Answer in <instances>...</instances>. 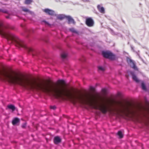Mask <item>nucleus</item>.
<instances>
[{
    "label": "nucleus",
    "instance_id": "obj_1",
    "mask_svg": "<svg viewBox=\"0 0 149 149\" xmlns=\"http://www.w3.org/2000/svg\"><path fill=\"white\" fill-rule=\"evenodd\" d=\"M46 93L57 97L68 99L73 103L77 102L93 107L100 110L103 113L107 111L113 115L128 116L135 106L130 104H124L121 101L106 99L102 103H98L95 97L89 93L84 94L77 93L72 88L68 89L61 85H52L46 82Z\"/></svg>",
    "mask_w": 149,
    "mask_h": 149
},
{
    "label": "nucleus",
    "instance_id": "obj_2",
    "mask_svg": "<svg viewBox=\"0 0 149 149\" xmlns=\"http://www.w3.org/2000/svg\"><path fill=\"white\" fill-rule=\"evenodd\" d=\"M0 34L4 37L15 43L16 46L18 47V38L15 36L13 34L8 32L3 29L0 25Z\"/></svg>",
    "mask_w": 149,
    "mask_h": 149
},
{
    "label": "nucleus",
    "instance_id": "obj_3",
    "mask_svg": "<svg viewBox=\"0 0 149 149\" xmlns=\"http://www.w3.org/2000/svg\"><path fill=\"white\" fill-rule=\"evenodd\" d=\"M102 54L104 57L111 60H114L116 58L115 55L110 51H103L102 52Z\"/></svg>",
    "mask_w": 149,
    "mask_h": 149
},
{
    "label": "nucleus",
    "instance_id": "obj_4",
    "mask_svg": "<svg viewBox=\"0 0 149 149\" xmlns=\"http://www.w3.org/2000/svg\"><path fill=\"white\" fill-rule=\"evenodd\" d=\"M43 11L47 14L51 15H56L54 11L48 8H46L43 9Z\"/></svg>",
    "mask_w": 149,
    "mask_h": 149
},
{
    "label": "nucleus",
    "instance_id": "obj_5",
    "mask_svg": "<svg viewBox=\"0 0 149 149\" xmlns=\"http://www.w3.org/2000/svg\"><path fill=\"white\" fill-rule=\"evenodd\" d=\"M86 24L88 26H92L94 24L93 21L91 18H87L86 20Z\"/></svg>",
    "mask_w": 149,
    "mask_h": 149
},
{
    "label": "nucleus",
    "instance_id": "obj_6",
    "mask_svg": "<svg viewBox=\"0 0 149 149\" xmlns=\"http://www.w3.org/2000/svg\"><path fill=\"white\" fill-rule=\"evenodd\" d=\"M127 61L131 67L135 70L137 69V68L135 65L134 63L131 59L128 58L127 59Z\"/></svg>",
    "mask_w": 149,
    "mask_h": 149
},
{
    "label": "nucleus",
    "instance_id": "obj_7",
    "mask_svg": "<svg viewBox=\"0 0 149 149\" xmlns=\"http://www.w3.org/2000/svg\"><path fill=\"white\" fill-rule=\"evenodd\" d=\"M66 17L68 21L69 24H70L71 23H73V24L75 22L74 20L72 18L71 16H66Z\"/></svg>",
    "mask_w": 149,
    "mask_h": 149
},
{
    "label": "nucleus",
    "instance_id": "obj_8",
    "mask_svg": "<svg viewBox=\"0 0 149 149\" xmlns=\"http://www.w3.org/2000/svg\"><path fill=\"white\" fill-rule=\"evenodd\" d=\"M19 121V119L17 118H15L13 119L12 121V124L13 125H15L17 124V123H18Z\"/></svg>",
    "mask_w": 149,
    "mask_h": 149
},
{
    "label": "nucleus",
    "instance_id": "obj_9",
    "mask_svg": "<svg viewBox=\"0 0 149 149\" xmlns=\"http://www.w3.org/2000/svg\"><path fill=\"white\" fill-rule=\"evenodd\" d=\"M97 8L100 13H104V9L103 7H101L100 5H98Z\"/></svg>",
    "mask_w": 149,
    "mask_h": 149
},
{
    "label": "nucleus",
    "instance_id": "obj_10",
    "mask_svg": "<svg viewBox=\"0 0 149 149\" xmlns=\"http://www.w3.org/2000/svg\"><path fill=\"white\" fill-rule=\"evenodd\" d=\"M61 141V139L58 136L55 137L54 138V142L55 144H58Z\"/></svg>",
    "mask_w": 149,
    "mask_h": 149
},
{
    "label": "nucleus",
    "instance_id": "obj_11",
    "mask_svg": "<svg viewBox=\"0 0 149 149\" xmlns=\"http://www.w3.org/2000/svg\"><path fill=\"white\" fill-rule=\"evenodd\" d=\"M8 107L10 109H11L12 111H14L15 109V107L13 105L10 104L8 106Z\"/></svg>",
    "mask_w": 149,
    "mask_h": 149
},
{
    "label": "nucleus",
    "instance_id": "obj_12",
    "mask_svg": "<svg viewBox=\"0 0 149 149\" xmlns=\"http://www.w3.org/2000/svg\"><path fill=\"white\" fill-rule=\"evenodd\" d=\"M132 79L134 80L136 82L138 83L139 82V80L137 78L136 76L134 74H132Z\"/></svg>",
    "mask_w": 149,
    "mask_h": 149
},
{
    "label": "nucleus",
    "instance_id": "obj_13",
    "mask_svg": "<svg viewBox=\"0 0 149 149\" xmlns=\"http://www.w3.org/2000/svg\"><path fill=\"white\" fill-rule=\"evenodd\" d=\"M57 18L61 20L62 19L65 17V16L63 15H56Z\"/></svg>",
    "mask_w": 149,
    "mask_h": 149
},
{
    "label": "nucleus",
    "instance_id": "obj_14",
    "mask_svg": "<svg viewBox=\"0 0 149 149\" xmlns=\"http://www.w3.org/2000/svg\"><path fill=\"white\" fill-rule=\"evenodd\" d=\"M22 10L25 12H28L29 13L31 14H32L33 13L31 11L29 10L28 9L26 8H22Z\"/></svg>",
    "mask_w": 149,
    "mask_h": 149
},
{
    "label": "nucleus",
    "instance_id": "obj_15",
    "mask_svg": "<svg viewBox=\"0 0 149 149\" xmlns=\"http://www.w3.org/2000/svg\"><path fill=\"white\" fill-rule=\"evenodd\" d=\"M98 71L100 72H103L105 70L104 68L102 66H98Z\"/></svg>",
    "mask_w": 149,
    "mask_h": 149
},
{
    "label": "nucleus",
    "instance_id": "obj_16",
    "mask_svg": "<svg viewBox=\"0 0 149 149\" xmlns=\"http://www.w3.org/2000/svg\"><path fill=\"white\" fill-rule=\"evenodd\" d=\"M33 2L32 0H25L24 3L26 4H31Z\"/></svg>",
    "mask_w": 149,
    "mask_h": 149
},
{
    "label": "nucleus",
    "instance_id": "obj_17",
    "mask_svg": "<svg viewBox=\"0 0 149 149\" xmlns=\"http://www.w3.org/2000/svg\"><path fill=\"white\" fill-rule=\"evenodd\" d=\"M67 56V54L66 53L63 52L61 54V57L63 58H65Z\"/></svg>",
    "mask_w": 149,
    "mask_h": 149
},
{
    "label": "nucleus",
    "instance_id": "obj_18",
    "mask_svg": "<svg viewBox=\"0 0 149 149\" xmlns=\"http://www.w3.org/2000/svg\"><path fill=\"white\" fill-rule=\"evenodd\" d=\"M141 87L142 89L145 91H146V86L145 85V84L143 82H142L141 83Z\"/></svg>",
    "mask_w": 149,
    "mask_h": 149
},
{
    "label": "nucleus",
    "instance_id": "obj_19",
    "mask_svg": "<svg viewBox=\"0 0 149 149\" xmlns=\"http://www.w3.org/2000/svg\"><path fill=\"white\" fill-rule=\"evenodd\" d=\"M118 135L119 136L120 138H122L123 137V135L122 132L120 131H119L118 132Z\"/></svg>",
    "mask_w": 149,
    "mask_h": 149
},
{
    "label": "nucleus",
    "instance_id": "obj_20",
    "mask_svg": "<svg viewBox=\"0 0 149 149\" xmlns=\"http://www.w3.org/2000/svg\"><path fill=\"white\" fill-rule=\"evenodd\" d=\"M69 30L72 33H77V32L74 28H70L69 29Z\"/></svg>",
    "mask_w": 149,
    "mask_h": 149
},
{
    "label": "nucleus",
    "instance_id": "obj_21",
    "mask_svg": "<svg viewBox=\"0 0 149 149\" xmlns=\"http://www.w3.org/2000/svg\"><path fill=\"white\" fill-rule=\"evenodd\" d=\"M102 92L104 94H105L107 93V90L106 88H103L102 89Z\"/></svg>",
    "mask_w": 149,
    "mask_h": 149
},
{
    "label": "nucleus",
    "instance_id": "obj_22",
    "mask_svg": "<svg viewBox=\"0 0 149 149\" xmlns=\"http://www.w3.org/2000/svg\"><path fill=\"white\" fill-rule=\"evenodd\" d=\"M27 48L29 52H31L33 50L31 48L29 47V48Z\"/></svg>",
    "mask_w": 149,
    "mask_h": 149
},
{
    "label": "nucleus",
    "instance_id": "obj_23",
    "mask_svg": "<svg viewBox=\"0 0 149 149\" xmlns=\"http://www.w3.org/2000/svg\"><path fill=\"white\" fill-rule=\"evenodd\" d=\"M26 126V123H25L23 124V125H22V127L23 128H24Z\"/></svg>",
    "mask_w": 149,
    "mask_h": 149
},
{
    "label": "nucleus",
    "instance_id": "obj_24",
    "mask_svg": "<svg viewBox=\"0 0 149 149\" xmlns=\"http://www.w3.org/2000/svg\"><path fill=\"white\" fill-rule=\"evenodd\" d=\"M43 22H44L46 24H47V25L49 26H50V24L47 22L45 21H44Z\"/></svg>",
    "mask_w": 149,
    "mask_h": 149
},
{
    "label": "nucleus",
    "instance_id": "obj_25",
    "mask_svg": "<svg viewBox=\"0 0 149 149\" xmlns=\"http://www.w3.org/2000/svg\"><path fill=\"white\" fill-rule=\"evenodd\" d=\"M51 109H55L56 108V107L55 106H51L50 107Z\"/></svg>",
    "mask_w": 149,
    "mask_h": 149
},
{
    "label": "nucleus",
    "instance_id": "obj_26",
    "mask_svg": "<svg viewBox=\"0 0 149 149\" xmlns=\"http://www.w3.org/2000/svg\"><path fill=\"white\" fill-rule=\"evenodd\" d=\"M90 89L91 90H92V91H94V87H90Z\"/></svg>",
    "mask_w": 149,
    "mask_h": 149
},
{
    "label": "nucleus",
    "instance_id": "obj_27",
    "mask_svg": "<svg viewBox=\"0 0 149 149\" xmlns=\"http://www.w3.org/2000/svg\"><path fill=\"white\" fill-rule=\"evenodd\" d=\"M83 0L84 2H86V1H87V0Z\"/></svg>",
    "mask_w": 149,
    "mask_h": 149
},
{
    "label": "nucleus",
    "instance_id": "obj_28",
    "mask_svg": "<svg viewBox=\"0 0 149 149\" xmlns=\"http://www.w3.org/2000/svg\"><path fill=\"white\" fill-rule=\"evenodd\" d=\"M6 18H9V16H6Z\"/></svg>",
    "mask_w": 149,
    "mask_h": 149
}]
</instances>
